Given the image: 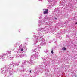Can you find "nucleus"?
Wrapping results in <instances>:
<instances>
[{"label": "nucleus", "instance_id": "0eeeda50", "mask_svg": "<svg viewBox=\"0 0 77 77\" xmlns=\"http://www.w3.org/2000/svg\"><path fill=\"white\" fill-rule=\"evenodd\" d=\"M66 23H65V24Z\"/></svg>", "mask_w": 77, "mask_h": 77}, {"label": "nucleus", "instance_id": "20e7f679", "mask_svg": "<svg viewBox=\"0 0 77 77\" xmlns=\"http://www.w3.org/2000/svg\"><path fill=\"white\" fill-rule=\"evenodd\" d=\"M51 53H52V54H53V51H51Z\"/></svg>", "mask_w": 77, "mask_h": 77}, {"label": "nucleus", "instance_id": "39448f33", "mask_svg": "<svg viewBox=\"0 0 77 77\" xmlns=\"http://www.w3.org/2000/svg\"><path fill=\"white\" fill-rule=\"evenodd\" d=\"M30 73H31V70H30Z\"/></svg>", "mask_w": 77, "mask_h": 77}, {"label": "nucleus", "instance_id": "f03ea898", "mask_svg": "<svg viewBox=\"0 0 77 77\" xmlns=\"http://www.w3.org/2000/svg\"><path fill=\"white\" fill-rule=\"evenodd\" d=\"M66 48H65V47H63L62 48V49L63 50H64V51H65V50H66Z\"/></svg>", "mask_w": 77, "mask_h": 77}, {"label": "nucleus", "instance_id": "f257e3e1", "mask_svg": "<svg viewBox=\"0 0 77 77\" xmlns=\"http://www.w3.org/2000/svg\"><path fill=\"white\" fill-rule=\"evenodd\" d=\"M48 9H45V11L43 12V13L44 14H48Z\"/></svg>", "mask_w": 77, "mask_h": 77}, {"label": "nucleus", "instance_id": "7ed1b4c3", "mask_svg": "<svg viewBox=\"0 0 77 77\" xmlns=\"http://www.w3.org/2000/svg\"><path fill=\"white\" fill-rule=\"evenodd\" d=\"M21 51H23V49H21Z\"/></svg>", "mask_w": 77, "mask_h": 77}, {"label": "nucleus", "instance_id": "423d86ee", "mask_svg": "<svg viewBox=\"0 0 77 77\" xmlns=\"http://www.w3.org/2000/svg\"><path fill=\"white\" fill-rule=\"evenodd\" d=\"M76 24H77V22L75 23Z\"/></svg>", "mask_w": 77, "mask_h": 77}]
</instances>
